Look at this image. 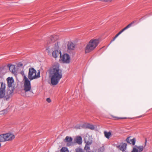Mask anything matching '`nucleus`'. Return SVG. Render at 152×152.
I'll return each instance as SVG.
<instances>
[{"instance_id": "39448f33", "label": "nucleus", "mask_w": 152, "mask_h": 152, "mask_svg": "<svg viewBox=\"0 0 152 152\" xmlns=\"http://www.w3.org/2000/svg\"><path fill=\"white\" fill-rule=\"evenodd\" d=\"M37 73V71L33 67L30 68L29 69L28 77V79L31 80L35 79L36 74Z\"/></svg>"}, {"instance_id": "2f4dec72", "label": "nucleus", "mask_w": 152, "mask_h": 152, "mask_svg": "<svg viewBox=\"0 0 152 152\" xmlns=\"http://www.w3.org/2000/svg\"><path fill=\"white\" fill-rule=\"evenodd\" d=\"M116 38L115 37H114L113 39L111 40V41H110V43H111L113 41H114Z\"/></svg>"}, {"instance_id": "4c0bfd02", "label": "nucleus", "mask_w": 152, "mask_h": 152, "mask_svg": "<svg viewBox=\"0 0 152 152\" xmlns=\"http://www.w3.org/2000/svg\"><path fill=\"white\" fill-rule=\"evenodd\" d=\"M122 152H129L127 151H124Z\"/></svg>"}, {"instance_id": "423d86ee", "label": "nucleus", "mask_w": 152, "mask_h": 152, "mask_svg": "<svg viewBox=\"0 0 152 152\" xmlns=\"http://www.w3.org/2000/svg\"><path fill=\"white\" fill-rule=\"evenodd\" d=\"M147 139H145V146H143L142 145L137 146L135 145L133 148L131 152H142L143 150L144 147L146 145Z\"/></svg>"}, {"instance_id": "f3484780", "label": "nucleus", "mask_w": 152, "mask_h": 152, "mask_svg": "<svg viewBox=\"0 0 152 152\" xmlns=\"http://www.w3.org/2000/svg\"><path fill=\"white\" fill-rule=\"evenodd\" d=\"M9 67V69L10 71L12 72V73H15V66L13 65H10L9 64L8 65Z\"/></svg>"}, {"instance_id": "cd10ccee", "label": "nucleus", "mask_w": 152, "mask_h": 152, "mask_svg": "<svg viewBox=\"0 0 152 152\" xmlns=\"http://www.w3.org/2000/svg\"><path fill=\"white\" fill-rule=\"evenodd\" d=\"M36 77L35 79L40 77V72L39 71L38 72L37 75L36 73Z\"/></svg>"}, {"instance_id": "b1692460", "label": "nucleus", "mask_w": 152, "mask_h": 152, "mask_svg": "<svg viewBox=\"0 0 152 152\" xmlns=\"http://www.w3.org/2000/svg\"><path fill=\"white\" fill-rule=\"evenodd\" d=\"M90 145H87L86 144V145L84 147V149L86 150H90V147L89 146Z\"/></svg>"}, {"instance_id": "ea45409f", "label": "nucleus", "mask_w": 152, "mask_h": 152, "mask_svg": "<svg viewBox=\"0 0 152 152\" xmlns=\"http://www.w3.org/2000/svg\"><path fill=\"white\" fill-rule=\"evenodd\" d=\"M88 152H90V151H88Z\"/></svg>"}, {"instance_id": "9d476101", "label": "nucleus", "mask_w": 152, "mask_h": 152, "mask_svg": "<svg viewBox=\"0 0 152 152\" xmlns=\"http://www.w3.org/2000/svg\"><path fill=\"white\" fill-rule=\"evenodd\" d=\"M7 86L9 88L12 87L14 80L12 77H9L7 79Z\"/></svg>"}, {"instance_id": "e433bc0d", "label": "nucleus", "mask_w": 152, "mask_h": 152, "mask_svg": "<svg viewBox=\"0 0 152 152\" xmlns=\"http://www.w3.org/2000/svg\"><path fill=\"white\" fill-rule=\"evenodd\" d=\"M121 31L122 32H123L124 31L123 30V29H122V30H121Z\"/></svg>"}, {"instance_id": "bb28decb", "label": "nucleus", "mask_w": 152, "mask_h": 152, "mask_svg": "<svg viewBox=\"0 0 152 152\" xmlns=\"http://www.w3.org/2000/svg\"><path fill=\"white\" fill-rule=\"evenodd\" d=\"M115 120H118V119H126L127 118L126 117H114Z\"/></svg>"}, {"instance_id": "7c9ffc66", "label": "nucleus", "mask_w": 152, "mask_h": 152, "mask_svg": "<svg viewBox=\"0 0 152 152\" xmlns=\"http://www.w3.org/2000/svg\"><path fill=\"white\" fill-rule=\"evenodd\" d=\"M46 101L48 103H50L51 102V100L50 98H47L46 99Z\"/></svg>"}, {"instance_id": "1a4fd4ad", "label": "nucleus", "mask_w": 152, "mask_h": 152, "mask_svg": "<svg viewBox=\"0 0 152 152\" xmlns=\"http://www.w3.org/2000/svg\"><path fill=\"white\" fill-rule=\"evenodd\" d=\"M7 141H10L13 140L15 138V135L11 133L5 134Z\"/></svg>"}, {"instance_id": "dca6fc26", "label": "nucleus", "mask_w": 152, "mask_h": 152, "mask_svg": "<svg viewBox=\"0 0 152 152\" xmlns=\"http://www.w3.org/2000/svg\"><path fill=\"white\" fill-rule=\"evenodd\" d=\"M60 55L61 56V53L60 52L59 53L58 50H56L54 51L52 53V56L55 58H56Z\"/></svg>"}, {"instance_id": "c85d7f7f", "label": "nucleus", "mask_w": 152, "mask_h": 152, "mask_svg": "<svg viewBox=\"0 0 152 152\" xmlns=\"http://www.w3.org/2000/svg\"><path fill=\"white\" fill-rule=\"evenodd\" d=\"M112 0H99L100 1H102L105 2H111Z\"/></svg>"}, {"instance_id": "4468645a", "label": "nucleus", "mask_w": 152, "mask_h": 152, "mask_svg": "<svg viewBox=\"0 0 152 152\" xmlns=\"http://www.w3.org/2000/svg\"><path fill=\"white\" fill-rule=\"evenodd\" d=\"M127 144L125 143H123L118 146H117V148L122 151V152L124 151H126Z\"/></svg>"}, {"instance_id": "0eeeda50", "label": "nucleus", "mask_w": 152, "mask_h": 152, "mask_svg": "<svg viewBox=\"0 0 152 152\" xmlns=\"http://www.w3.org/2000/svg\"><path fill=\"white\" fill-rule=\"evenodd\" d=\"M61 60L63 63L69 64L70 62L69 56L67 53L64 54L61 57Z\"/></svg>"}, {"instance_id": "5701e85b", "label": "nucleus", "mask_w": 152, "mask_h": 152, "mask_svg": "<svg viewBox=\"0 0 152 152\" xmlns=\"http://www.w3.org/2000/svg\"><path fill=\"white\" fill-rule=\"evenodd\" d=\"M87 127L91 129H94L95 128L94 126L93 125L90 124H88Z\"/></svg>"}, {"instance_id": "ddd939ff", "label": "nucleus", "mask_w": 152, "mask_h": 152, "mask_svg": "<svg viewBox=\"0 0 152 152\" xmlns=\"http://www.w3.org/2000/svg\"><path fill=\"white\" fill-rule=\"evenodd\" d=\"M131 137H128L126 139V141L128 143L132 144L133 145H134L135 144L136 139L135 138H134L132 139H131Z\"/></svg>"}, {"instance_id": "f8f14e48", "label": "nucleus", "mask_w": 152, "mask_h": 152, "mask_svg": "<svg viewBox=\"0 0 152 152\" xmlns=\"http://www.w3.org/2000/svg\"><path fill=\"white\" fill-rule=\"evenodd\" d=\"M72 140L73 139L72 137L67 136L64 139V141L66 142H67L68 143L67 144V146H69L71 145V142L72 141Z\"/></svg>"}, {"instance_id": "9b49d317", "label": "nucleus", "mask_w": 152, "mask_h": 152, "mask_svg": "<svg viewBox=\"0 0 152 152\" xmlns=\"http://www.w3.org/2000/svg\"><path fill=\"white\" fill-rule=\"evenodd\" d=\"M74 142L77 143L78 144L81 145L82 142V139L81 136H76L74 140Z\"/></svg>"}, {"instance_id": "f704fd0d", "label": "nucleus", "mask_w": 152, "mask_h": 152, "mask_svg": "<svg viewBox=\"0 0 152 152\" xmlns=\"http://www.w3.org/2000/svg\"><path fill=\"white\" fill-rule=\"evenodd\" d=\"M23 66V64H18V66Z\"/></svg>"}, {"instance_id": "7ed1b4c3", "label": "nucleus", "mask_w": 152, "mask_h": 152, "mask_svg": "<svg viewBox=\"0 0 152 152\" xmlns=\"http://www.w3.org/2000/svg\"><path fill=\"white\" fill-rule=\"evenodd\" d=\"M5 84L3 82H1L0 85V99L5 98L6 100L9 99L10 98V95L5 96Z\"/></svg>"}, {"instance_id": "473e14b6", "label": "nucleus", "mask_w": 152, "mask_h": 152, "mask_svg": "<svg viewBox=\"0 0 152 152\" xmlns=\"http://www.w3.org/2000/svg\"><path fill=\"white\" fill-rule=\"evenodd\" d=\"M46 50H48V54H49L50 53V50L48 49H47Z\"/></svg>"}, {"instance_id": "f03ea898", "label": "nucleus", "mask_w": 152, "mask_h": 152, "mask_svg": "<svg viewBox=\"0 0 152 152\" xmlns=\"http://www.w3.org/2000/svg\"><path fill=\"white\" fill-rule=\"evenodd\" d=\"M99 43L98 39H92L90 40L85 48V53H89L93 50L97 46Z\"/></svg>"}, {"instance_id": "2eb2a0df", "label": "nucleus", "mask_w": 152, "mask_h": 152, "mask_svg": "<svg viewBox=\"0 0 152 152\" xmlns=\"http://www.w3.org/2000/svg\"><path fill=\"white\" fill-rule=\"evenodd\" d=\"M68 49L70 50H72L74 49L75 48V45L72 42H69L67 45Z\"/></svg>"}, {"instance_id": "4be33fe9", "label": "nucleus", "mask_w": 152, "mask_h": 152, "mask_svg": "<svg viewBox=\"0 0 152 152\" xmlns=\"http://www.w3.org/2000/svg\"><path fill=\"white\" fill-rule=\"evenodd\" d=\"M60 152H69L67 148L66 147H63L60 150Z\"/></svg>"}, {"instance_id": "6e6552de", "label": "nucleus", "mask_w": 152, "mask_h": 152, "mask_svg": "<svg viewBox=\"0 0 152 152\" xmlns=\"http://www.w3.org/2000/svg\"><path fill=\"white\" fill-rule=\"evenodd\" d=\"M85 142L88 145H91L92 143V138L88 134L85 135L84 137Z\"/></svg>"}, {"instance_id": "6ab92c4d", "label": "nucleus", "mask_w": 152, "mask_h": 152, "mask_svg": "<svg viewBox=\"0 0 152 152\" xmlns=\"http://www.w3.org/2000/svg\"><path fill=\"white\" fill-rule=\"evenodd\" d=\"M7 141L6 138L5 134H3L0 135V142H4Z\"/></svg>"}, {"instance_id": "a211bd4d", "label": "nucleus", "mask_w": 152, "mask_h": 152, "mask_svg": "<svg viewBox=\"0 0 152 152\" xmlns=\"http://www.w3.org/2000/svg\"><path fill=\"white\" fill-rule=\"evenodd\" d=\"M56 36L53 37V36H51L50 38H49L48 40V43L50 44L53 42L55 41V37Z\"/></svg>"}, {"instance_id": "a878e982", "label": "nucleus", "mask_w": 152, "mask_h": 152, "mask_svg": "<svg viewBox=\"0 0 152 152\" xmlns=\"http://www.w3.org/2000/svg\"><path fill=\"white\" fill-rule=\"evenodd\" d=\"M59 46H58V42L56 43L54 46V49H58V48Z\"/></svg>"}, {"instance_id": "c9c22d12", "label": "nucleus", "mask_w": 152, "mask_h": 152, "mask_svg": "<svg viewBox=\"0 0 152 152\" xmlns=\"http://www.w3.org/2000/svg\"><path fill=\"white\" fill-rule=\"evenodd\" d=\"M122 32L121 31H119L118 33L120 35L122 33Z\"/></svg>"}, {"instance_id": "72a5a7b5", "label": "nucleus", "mask_w": 152, "mask_h": 152, "mask_svg": "<svg viewBox=\"0 0 152 152\" xmlns=\"http://www.w3.org/2000/svg\"><path fill=\"white\" fill-rule=\"evenodd\" d=\"M119 35V34L118 33L116 35L115 37L116 38Z\"/></svg>"}, {"instance_id": "aec40b11", "label": "nucleus", "mask_w": 152, "mask_h": 152, "mask_svg": "<svg viewBox=\"0 0 152 152\" xmlns=\"http://www.w3.org/2000/svg\"><path fill=\"white\" fill-rule=\"evenodd\" d=\"M137 21L136 20H134L131 23H130V24H128V25H127L126 27H125V28H123V30L124 31L125 30H126V29H127V28H128L130 27H131L132 26V25L135 23Z\"/></svg>"}, {"instance_id": "393cba45", "label": "nucleus", "mask_w": 152, "mask_h": 152, "mask_svg": "<svg viewBox=\"0 0 152 152\" xmlns=\"http://www.w3.org/2000/svg\"><path fill=\"white\" fill-rule=\"evenodd\" d=\"M76 152H83L82 149L80 148H77L75 149Z\"/></svg>"}, {"instance_id": "58836bf2", "label": "nucleus", "mask_w": 152, "mask_h": 152, "mask_svg": "<svg viewBox=\"0 0 152 152\" xmlns=\"http://www.w3.org/2000/svg\"><path fill=\"white\" fill-rule=\"evenodd\" d=\"M142 18H141L140 19V20H141L142 19Z\"/></svg>"}, {"instance_id": "20e7f679", "label": "nucleus", "mask_w": 152, "mask_h": 152, "mask_svg": "<svg viewBox=\"0 0 152 152\" xmlns=\"http://www.w3.org/2000/svg\"><path fill=\"white\" fill-rule=\"evenodd\" d=\"M24 90L25 92H27L30 91L31 89V84L30 81L27 78L26 76L24 77Z\"/></svg>"}, {"instance_id": "412c9836", "label": "nucleus", "mask_w": 152, "mask_h": 152, "mask_svg": "<svg viewBox=\"0 0 152 152\" xmlns=\"http://www.w3.org/2000/svg\"><path fill=\"white\" fill-rule=\"evenodd\" d=\"M104 134L105 136L107 139H109L110 136L111 134V133L110 132H107L106 131L104 132Z\"/></svg>"}, {"instance_id": "f257e3e1", "label": "nucleus", "mask_w": 152, "mask_h": 152, "mask_svg": "<svg viewBox=\"0 0 152 152\" xmlns=\"http://www.w3.org/2000/svg\"><path fill=\"white\" fill-rule=\"evenodd\" d=\"M49 75L51 84L53 86L56 85L62 77V71L59 69L58 64H54L49 69Z\"/></svg>"}, {"instance_id": "c756f323", "label": "nucleus", "mask_w": 152, "mask_h": 152, "mask_svg": "<svg viewBox=\"0 0 152 152\" xmlns=\"http://www.w3.org/2000/svg\"><path fill=\"white\" fill-rule=\"evenodd\" d=\"M104 150V148L103 146H102L99 149V151H103Z\"/></svg>"}]
</instances>
